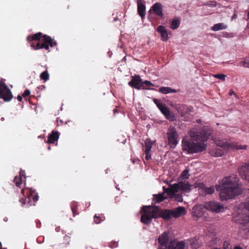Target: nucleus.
<instances>
[{
    "label": "nucleus",
    "instance_id": "nucleus-1",
    "mask_svg": "<svg viewBox=\"0 0 249 249\" xmlns=\"http://www.w3.org/2000/svg\"><path fill=\"white\" fill-rule=\"evenodd\" d=\"M238 181V178L235 175L223 178L221 184L222 188L219 193L220 199L222 201L231 198L241 193Z\"/></svg>",
    "mask_w": 249,
    "mask_h": 249
},
{
    "label": "nucleus",
    "instance_id": "nucleus-2",
    "mask_svg": "<svg viewBox=\"0 0 249 249\" xmlns=\"http://www.w3.org/2000/svg\"><path fill=\"white\" fill-rule=\"evenodd\" d=\"M182 150L186 151L189 154L202 152L206 148L207 145L202 142H194L187 139L182 141Z\"/></svg>",
    "mask_w": 249,
    "mask_h": 249
},
{
    "label": "nucleus",
    "instance_id": "nucleus-3",
    "mask_svg": "<svg viewBox=\"0 0 249 249\" xmlns=\"http://www.w3.org/2000/svg\"><path fill=\"white\" fill-rule=\"evenodd\" d=\"M143 213L142 215L141 221L146 225H149L152 218H158V210L156 206H143Z\"/></svg>",
    "mask_w": 249,
    "mask_h": 249
},
{
    "label": "nucleus",
    "instance_id": "nucleus-4",
    "mask_svg": "<svg viewBox=\"0 0 249 249\" xmlns=\"http://www.w3.org/2000/svg\"><path fill=\"white\" fill-rule=\"evenodd\" d=\"M43 39L35 44L32 43L31 44L32 48L35 50H37L41 49H45L46 50L50 51L49 46L53 47L56 45V42L51 36L44 35L42 36Z\"/></svg>",
    "mask_w": 249,
    "mask_h": 249
},
{
    "label": "nucleus",
    "instance_id": "nucleus-5",
    "mask_svg": "<svg viewBox=\"0 0 249 249\" xmlns=\"http://www.w3.org/2000/svg\"><path fill=\"white\" fill-rule=\"evenodd\" d=\"M215 143L216 145L223 147L224 149L230 150L232 149H246L247 148V145H238L234 142H230L226 139H217L215 141Z\"/></svg>",
    "mask_w": 249,
    "mask_h": 249
},
{
    "label": "nucleus",
    "instance_id": "nucleus-6",
    "mask_svg": "<svg viewBox=\"0 0 249 249\" xmlns=\"http://www.w3.org/2000/svg\"><path fill=\"white\" fill-rule=\"evenodd\" d=\"M203 207L206 209L213 212L219 213L224 211V208L222 205H220L219 202L215 201H209L204 203ZM202 208V205L196 206L193 208V210L201 209Z\"/></svg>",
    "mask_w": 249,
    "mask_h": 249
},
{
    "label": "nucleus",
    "instance_id": "nucleus-7",
    "mask_svg": "<svg viewBox=\"0 0 249 249\" xmlns=\"http://www.w3.org/2000/svg\"><path fill=\"white\" fill-rule=\"evenodd\" d=\"M190 136L193 141H200L204 142L206 141L210 133L207 132L205 129H192L190 131Z\"/></svg>",
    "mask_w": 249,
    "mask_h": 249
},
{
    "label": "nucleus",
    "instance_id": "nucleus-8",
    "mask_svg": "<svg viewBox=\"0 0 249 249\" xmlns=\"http://www.w3.org/2000/svg\"><path fill=\"white\" fill-rule=\"evenodd\" d=\"M238 172L243 179L249 182V163H244L239 167ZM244 207L249 211V200L244 203Z\"/></svg>",
    "mask_w": 249,
    "mask_h": 249
},
{
    "label": "nucleus",
    "instance_id": "nucleus-9",
    "mask_svg": "<svg viewBox=\"0 0 249 249\" xmlns=\"http://www.w3.org/2000/svg\"><path fill=\"white\" fill-rule=\"evenodd\" d=\"M13 94L10 89L2 81H0V98L5 102H9L13 98Z\"/></svg>",
    "mask_w": 249,
    "mask_h": 249
},
{
    "label": "nucleus",
    "instance_id": "nucleus-10",
    "mask_svg": "<svg viewBox=\"0 0 249 249\" xmlns=\"http://www.w3.org/2000/svg\"><path fill=\"white\" fill-rule=\"evenodd\" d=\"M168 137V142L170 146L174 148L178 144V133L174 127L169 128L167 132Z\"/></svg>",
    "mask_w": 249,
    "mask_h": 249
},
{
    "label": "nucleus",
    "instance_id": "nucleus-11",
    "mask_svg": "<svg viewBox=\"0 0 249 249\" xmlns=\"http://www.w3.org/2000/svg\"><path fill=\"white\" fill-rule=\"evenodd\" d=\"M29 194L28 195V197L26 198H22L19 199V201L22 203V205L28 202V205H35V203L38 200V196L35 192L31 190L29 191Z\"/></svg>",
    "mask_w": 249,
    "mask_h": 249
},
{
    "label": "nucleus",
    "instance_id": "nucleus-12",
    "mask_svg": "<svg viewBox=\"0 0 249 249\" xmlns=\"http://www.w3.org/2000/svg\"><path fill=\"white\" fill-rule=\"evenodd\" d=\"M236 223L246 226L249 223V213H239L234 217Z\"/></svg>",
    "mask_w": 249,
    "mask_h": 249
},
{
    "label": "nucleus",
    "instance_id": "nucleus-13",
    "mask_svg": "<svg viewBox=\"0 0 249 249\" xmlns=\"http://www.w3.org/2000/svg\"><path fill=\"white\" fill-rule=\"evenodd\" d=\"M173 187L176 190L175 191L178 192L179 190L185 192H189L190 190V185L188 182L184 181H181L178 183L173 184Z\"/></svg>",
    "mask_w": 249,
    "mask_h": 249
},
{
    "label": "nucleus",
    "instance_id": "nucleus-14",
    "mask_svg": "<svg viewBox=\"0 0 249 249\" xmlns=\"http://www.w3.org/2000/svg\"><path fill=\"white\" fill-rule=\"evenodd\" d=\"M174 107L182 117L190 112H192L193 109L191 107H188L185 105H175Z\"/></svg>",
    "mask_w": 249,
    "mask_h": 249
},
{
    "label": "nucleus",
    "instance_id": "nucleus-15",
    "mask_svg": "<svg viewBox=\"0 0 249 249\" xmlns=\"http://www.w3.org/2000/svg\"><path fill=\"white\" fill-rule=\"evenodd\" d=\"M128 85L138 89H140L142 87V80L139 75H136L132 77L130 81L129 82Z\"/></svg>",
    "mask_w": 249,
    "mask_h": 249
},
{
    "label": "nucleus",
    "instance_id": "nucleus-16",
    "mask_svg": "<svg viewBox=\"0 0 249 249\" xmlns=\"http://www.w3.org/2000/svg\"><path fill=\"white\" fill-rule=\"evenodd\" d=\"M160 245L158 249H166L168 246V234L166 232H164L158 238Z\"/></svg>",
    "mask_w": 249,
    "mask_h": 249
},
{
    "label": "nucleus",
    "instance_id": "nucleus-17",
    "mask_svg": "<svg viewBox=\"0 0 249 249\" xmlns=\"http://www.w3.org/2000/svg\"><path fill=\"white\" fill-rule=\"evenodd\" d=\"M157 208L158 210V217H162L165 220H169L171 218V216H172L171 210H164L161 211L160 207L157 206Z\"/></svg>",
    "mask_w": 249,
    "mask_h": 249
},
{
    "label": "nucleus",
    "instance_id": "nucleus-18",
    "mask_svg": "<svg viewBox=\"0 0 249 249\" xmlns=\"http://www.w3.org/2000/svg\"><path fill=\"white\" fill-rule=\"evenodd\" d=\"M151 10H153L156 15L159 17H161L163 16L162 5L160 3H155L149 10V13H150Z\"/></svg>",
    "mask_w": 249,
    "mask_h": 249
},
{
    "label": "nucleus",
    "instance_id": "nucleus-19",
    "mask_svg": "<svg viewBox=\"0 0 249 249\" xmlns=\"http://www.w3.org/2000/svg\"><path fill=\"white\" fill-rule=\"evenodd\" d=\"M59 138V133L58 131L53 130L49 134L47 142L48 143H54L55 142H57Z\"/></svg>",
    "mask_w": 249,
    "mask_h": 249
},
{
    "label": "nucleus",
    "instance_id": "nucleus-20",
    "mask_svg": "<svg viewBox=\"0 0 249 249\" xmlns=\"http://www.w3.org/2000/svg\"><path fill=\"white\" fill-rule=\"evenodd\" d=\"M143 0H138V12L140 16L143 18L145 15V6L143 3Z\"/></svg>",
    "mask_w": 249,
    "mask_h": 249
},
{
    "label": "nucleus",
    "instance_id": "nucleus-21",
    "mask_svg": "<svg viewBox=\"0 0 249 249\" xmlns=\"http://www.w3.org/2000/svg\"><path fill=\"white\" fill-rule=\"evenodd\" d=\"M161 113L164 115L165 117L170 121H174L176 120L175 115L174 113L171 112L169 109L166 107L162 109Z\"/></svg>",
    "mask_w": 249,
    "mask_h": 249
},
{
    "label": "nucleus",
    "instance_id": "nucleus-22",
    "mask_svg": "<svg viewBox=\"0 0 249 249\" xmlns=\"http://www.w3.org/2000/svg\"><path fill=\"white\" fill-rule=\"evenodd\" d=\"M221 148H214L211 149L209 151V154L213 157H221L224 154L225 151H227L224 149L223 147H220Z\"/></svg>",
    "mask_w": 249,
    "mask_h": 249
},
{
    "label": "nucleus",
    "instance_id": "nucleus-23",
    "mask_svg": "<svg viewBox=\"0 0 249 249\" xmlns=\"http://www.w3.org/2000/svg\"><path fill=\"white\" fill-rule=\"evenodd\" d=\"M172 216L177 218L185 213V209L183 207H178L176 209L171 210Z\"/></svg>",
    "mask_w": 249,
    "mask_h": 249
},
{
    "label": "nucleus",
    "instance_id": "nucleus-24",
    "mask_svg": "<svg viewBox=\"0 0 249 249\" xmlns=\"http://www.w3.org/2000/svg\"><path fill=\"white\" fill-rule=\"evenodd\" d=\"M157 32L160 34L162 41H166L168 40V34L163 26H159L157 28Z\"/></svg>",
    "mask_w": 249,
    "mask_h": 249
},
{
    "label": "nucleus",
    "instance_id": "nucleus-25",
    "mask_svg": "<svg viewBox=\"0 0 249 249\" xmlns=\"http://www.w3.org/2000/svg\"><path fill=\"white\" fill-rule=\"evenodd\" d=\"M43 36V35H42V33L38 32L33 35L28 36L27 37V40L30 42L34 40L40 41Z\"/></svg>",
    "mask_w": 249,
    "mask_h": 249
},
{
    "label": "nucleus",
    "instance_id": "nucleus-26",
    "mask_svg": "<svg viewBox=\"0 0 249 249\" xmlns=\"http://www.w3.org/2000/svg\"><path fill=\"white\" fill-rule=\"evenodd\" d=\"M227 25L223 23H219L214 24L212 27V30L213 31H217L227 28Z\"/></svg>",
    "mask_w": 249,
    "mask_h": 249
},
{
    "label": "nucleus",
    "instance_id": "nucleus-27",
    "mask_svg": "<svg viewBox=\"0 0 249 249\" xmlns=\"http://www.w3.org/2000/svg\"><path fill=\"white\" fill-rule=\"evenodd\" d=\"M159 91L163 94H167L169 93H176L177 90L169 87H162L159 89Z\"/></svg>",
    "mask_w": 249,
    "mask_h": 249
},
{
    "label": "nucleus",
    "instance_id": "nucleus-28",
    "mask_svg": "<svg viewBox=\"0 0 249 249\" xmlns=\"http://www.w3.org/2000/svg\"><path fill=\"white\" fill-rule=\"evenodd\" d=\"M23 178L21 177L16 176L14 179V182L17 187L21 188L23 184Z\"/></svg>",
    "mask_w": 249,
    "mask_h": 249
},
{
    "label": "nucleus",
    "instance_id": "nucleus-29",
    "mask_svg": "<svg viewBox=\"0 0 249 249\" xmlns=\"http://www.w3.org/2000/svg\"><path fill=\"white\" fill-rule=\"evenodd\" d=\"M78 208V204L77 202L76 201H73L71 203V209L72 211V212L73 213V216H75L76 215H77L79 214L78 212H77Z\"/></svg>",
    "mask_w": 249,
    "mask_h": 249
},
{
    "label": "nucleus",
    "instance_id": "nucleus-30",
    "mask_svg": "<svg viewBox=\"0 0 249 249\" xmlns=\"http://www.w3.org/2000/svg\"><path fill=\"white\" fill-rule=\"evenodd\" d=\"M154 200L157 202L159 203L160 202L162 201L165 197H164V193L161 194H160L158 195H154Z\"/></svg>",
    "mask_w": 249,
    "mask_h": 249
},
{
    "label": "nucleus",
    "instance_id": "nucleus-31",
    "mask_svg": "<svg viewBox=\"0 0 249 249\" xmlns=\"http://www.w3.org/2000/svg\"><path fill=\"white\" fill-rule=\"evenodd\" d=\"M144 144L145 147V151H146L147 152H150L152 146V142L149 139H147L145 141Z\"/></svg>",
    "mask_w": 249,
    "mask_h": 249
},
{
    "label": "nucleus",
    "instance_id": "nucleus-32",
    "mask_svg": "<svg viewBox=\"0 0 249 249\" xmlns=\"http://www.w3.org/2000/svg\"><path fill=\"white\" fill-rule=\"evenodd\" d=\"M168 185L171 187L170 189H168V193H167L168 196L170 197H174L176 193H177L176 191H175V189H174V187H173V184H168Z\"/></svg>",
    "mask_w": 249,
    "mask_h": 249
},
{
    "label": "nucleus",
    "instance_id": "nucleus-33",
    "mask_svg": "<svg viewBox=\"0 0 249 249\" xmlns=\"http://www.w3.org/2000/svg\"><path fill=\"white\" fill-rule=\"evenodd\" d=\"M40 78L44 81H47L49 79V74L47 71L42 72L40 75Z\"/></svg>",
    "mask_w": 249,
    "mask_h": 249
},
{
    "label": "nucleus",
    "instance_id": "nucleus-34",
    "mask_svg": "<svg viewBox=\"0 0 249 249\" xmlns=\"http://www.w3.org/2000/svg\"><path fill=\"white\" fill-rule=\"evenodd\" d=\"M179 24L180 22L179 20L174 19L172 21L171 23L170 28L173 30L176 29L179 27Z\"/></svg>",
    "mask_w": 249,
    "mask_h": 249
},
{
    "label": "nucleus",
    "instance_id": "nucleus-35",
    "mask_svg": "<svg viewBox=\"0 0 249 249\" xmlns=\"http://www.w3.org/2000/svg\"><path fill=\"white\" fill-rule=\"evenodd\" d=\"M153 101L161 112L162 110H163L162 109H164L166 107V106H164L163 105L161 104L157 99H153Z\"/></svg>",
    "mask_w": 249,
    "mask_h": 249
},
{
    "label": "nucleus",
    "instance_id": "nucleus-36",
    "mask_svg": "<svg viewBox=\"0 0 249 249\" xmlns=\"http://www.w3.org/2000/svg\"><path fill=\"white\" fill-rule=\"evenodd\" d=\"M190 175L189 174V170L185 169L181 174V177L183 179L188 178Z\"/></svg>",
    "mask_w": 249,
    "mask_h": 249
},
{
    "label": "nucleus",
    "instance_id": "nucleus-37",
    "mask_svg": "<svg viewBox=\"0 0 249 249\" xmlns=\"http://www.w3.org/2000/svg\"><path fill=\"white\" fill-rule=\"evenodd\" d=\"M204 191L207 194H212L214 192V188L213 187H210L209 188L205 187L203 189Z\"/></svg>",
    "mask_w": 249,
    "mask_h": 249
},
{
    "label": "nucleus",
    "instance_id": "nucleus-38",
    "mask_svg": "<svg viewBox=\"0 0 249 249\" xmlns=\"http://www.w3.org/2000/svg\"><path fill=\"white\" fill-rule=\"evenodd\" d=\"M213 76L215 78L219 79L222 81H225V77H226V75L224 74L220 73V74H213Z\"/></svg>",
    "mask_w": 249,
    "mask_h": 249
},
{
    "label": "nucleus",
    "instance_id": "nucleus-39",
    "mask_svg": "<svg viewBox=\"0 0 249 249\" xmlns=\"http://www.w3.org/2000/svg\"><path fill=\"white\" fill-rule=\"evenodd\" d=\"M174 197L177 201L182 202L183 201L182 196L181 194H176Z\"/></svg>",
    "mask_w": 249,
    "mask_h": 249
},
{
    "label": "nucleus",
    "instance_id": "nucleus-40",
    "mask_svg": "<svg viewBox=\"0 0 249 249\" xmlns=\"http://www.w3.org/2000/svg\"><path fill=\"white\" fill-rule=\"evenodd\" d=\"M63 239L65 244H69L71 240V238L69 236L65 235L64 236Z\"/></svg>",
    "mask_w": 249,
    "mask_h": 249
},
{
    "label": "nucleus",
    "instance_id": "nucleus-41",
    "mask_svg": "<svg viewBox=\"0 0 249 249\" xmlns=\"http://www.w3.org/2000/svg\"><path fill=\"white\" fill-rule=\"evenodd\" d=\"M30 90L28 89H26L24 93L22 94V96L24 98H25L27 96H28L30 94Z\"/></svg>",
    "mask_w": 249,
    "mask_h": 249
},
{
    "label": "nucleus",
    "instance_id": "nucleus-42",
    "mask_svg": "<svg viewBox=\"0 0 249 249\" xmlns=\"http://www.w3.org/2000/svg\"><path fill=\"white\" fill-rule=\"evenodd\" d=\"M18 177H21L22 178L24 179L26 178L25 172L23 170H21L19 172V176Z\"/></svg>",
    "mask_w": 249,
    "mask_h": 249
},
{
    "label": "nucleus",
    "instance_id": "nucleus-43",
    "mask_svg": "<svg viewBox=\"0 0 249 249\" xmlns=\"http://www.w3.org/2000/svg\"><path fill=\"white\" fill-rule=\"evenodd\" d=\"M211 2V3H210L209 2H207L206 3H204V5H207V6H211V7L215 6V5H216V2H215V1H212Z\"/></svg>",
    "mask_w": 249,
    "mask_h": 249
},
{
    "label": "nucleus",
    "instance_id": "nucleus-44",
    "mask_svg": "<svg viewBox=\"0 0 249 249\" xmlns=\"http://www.w3.org/2000/svg\"><path fill=\"white\" fill-rule=\"evenodd\" d=\"M142 85L143 84H145L147 86H154V85L151 82L147 81V80H145L143 82H142Z\"/></svg>",
    "mask_w": 249,
    "mask_h": 249
},
{
    "label": "nucleus",
    "instance_id": "nucleus-45",
    "mask_svg": "<svg viewBox=\"0 0 249 249\" xmlns=\"http://www.w3.org/2000/svg\"><path fill=\"white\" fill-rule=\"evenodd\" d=\"M149 153L150 152H147L146 151H145V154L146 155L145 159H146V160H148L151 158L150 156L149 155Z\"/></svg>",
    "mask_w": 249,
    "mask_h": 249
},
{
    "label": "nucleus",
    "instance_id": "nucleus-46",
    "mask_svg": "<svg viewBox=\"0 0 249 249\" xmlns=\"http://www.w3.org/2000/svg\"><path fill=\"white\" fill-rule=\"evenodd\" d=\"M243 65H244V66L245 67H247L248 68H249V61H248V62L245 61L244 62Z\"/></svg>",
    "mask_w": 249,
    "mask_h": 249
},
{
    "label": "nucleus",
    "instance_id": "nucleus-47",
    "mask_svg": "<svg viewBox=\"0 0 249 249\" xmlns=\"http://www.w3.org/2000/svg\"><path fill=\"white\" fill-rule=\"evenodd\" d=\"M229 94L231 96L232 95H234L235 96V97L236 98L237 97V96L236 95V94L234 93V92L232 89L230 90Z\"/></svg>",
    "mask_w": 249,
    "mask_h": 249
},
{
    "label": "nucleus",
    "instance_id": "nucleus-48",
    "mask_svg": "<svg viewBox=\"0 0 249 249\" xmlns=\"http://www.w3.org/2000/svg\"><path fill=\"white\" fill-rule=\"evenodd\" d=\"M170 189V188H166L164 186L163 187V190L164 191L163 193H164L165 192H166V193H168V190H167L168 189Z\"/></svg>",
    "mask_w": 249,
    "mask_h": 249
},
{
    "label": "nucleus",
    "instance_id": "nucleus-49",
    "mask_svg": "<svg viewBox=\"0 0 249 249\" xmlns=\"http://www.w3.org/2000/svg\"><path fill=\"white\" fill-rule=\"evenodd\" d=\"M17 99L19 102H21L22 100V96L20 95H18L17 97Z\"/></svg>",
    "mask_w": 249,
    "mask_h": 249
},
{
    "label": "nucleus",
    "instance_id": "nucleus-50",
    "mask_svg": "<svg viewBox=\"0 0 249 249\" xmlns=\"http://www.w3.org/2000/svg\"><path fill=\"white\" fill-rule=\"evenodd\" d=\"M237 18V14L236 13H234L233 15L231 17V20H233L234 19H236Z\"/></svg>",
    "mask_w": 249,
    "mask_h": 249
},
{
    "label": "nucleus",
    "instance_id": "nucleus-51",
    "mask_svg": "<svg viewBox=\"0 0 249 249\" xmlns=\"http://www.w3.org/2000/svg\"><path fill=\"white\" fill-rule=\"evenodd\" d=\"M191 244L193 248H196V243L194 241L192 242Z\"/></svg>",
    "mask_w": 249,
    "mask_h": 249
},
{
    "label": "nucleus",
    "instance_id": "nucleus-52",
    "mask_svg": "<svg viewBox=\"0 0 249 249\" xmlns=\"http://www.w3.org/2000/svg\"><path fill=\"white\" fill-rule=\"evenodd\" d=\"M234 249H243L241 247H239V246H235L234 248Z\"/></svg>",
    "mask_w": 249,
    "mask_h": 249
},
{
    "label": "nucleus",
    "instance_id": "nucleus-53",
    "mask_svg": "<svg viewBox=\"0 0 249 249\" xmlns=\"http://www.w3.org/2000/svg\"><path fill=\"white\" fill-rule=\"evenodd\" d=\"M94 222H95L96 223L99 224L100 223V220L97 221V220H94Z\"/></svg>",
    "mask_w": 249,
    "mask_h": 249
},
{
    "label": "nucleus",
    "instance_id": "nucleus-54",
    "mask_svg": "<svg viewBox=\"0 0 249 249\" xmlns=\"http://www.w3.org/2000/svg\"><path fill=\"white\" fill-rule=\"evenodd\" d=\"M24 191H25V190L23 189H22V190H21V193H22L23 194H24Z\"/></svg>",
    "mask_w": 249,
    "mask_h": 249
},
{
    "label": "nucleus",
    "instance_id": "nucleus-55",
    "mask_svg": "<svg viewBox=\"0 0 249 249\" xmlns=\"http://www.w3.org/2000/svg\"><path fill=\"white\" fill-rule=\"evenodd\" d=\"M142 89H147V88H142Z\"/></svg>",
    "mask_w": 249,
    "mask_h": 249
},
{
    "label": "nucleus",
    "instance_id": "nucleus-56",
    "mask_svg": "<svg viewBox=\"0 0 249 249\" xmlns=\"http://www.w3.org/2000/svg\"><path fill=\"white\" fill-rule=\"evenodd\" d=\"M2 248V245H1V243L0 242V249H1Z\"/></svg>",
    "mask_w": 249,
    "mask_h": 249
},
{
    "label": "nucleus",
    "instance_id": "nucleus-57",
    "mask_svg": "<svg viewBox=\"0 0 249 249\" xmlns=\"http://www.w3.org/2000/svg\"><path fill=\"white\" fill-rule=\"evenodd\" d=\"M94 218H97V219H98V218H99V217H97V216H96V215H94Z\"/></svg>",
    "mask_w": 249,
    "mask_h": 249
},
{
    "label": "nucleus",
    "instance_id": "nucleus-58",
    "mask_svg": "<svg viewBox=\"0 0 249 249\" xmlns=\"http://www.w3.org/2000/svg\"><path fill=\"white\" fill-rule=\"evenodd\" d=\"M248 18H249V12L248 13Z\"/></svg>",
    "mask_w": 249,
    "mask_h": 249
},
{
    "label": "nucleus",
    "instance_id": "nucleus-59",
    "mask_svg": "<svg viewBox=\"0 0 249 249\" xmlns=\"http://www.w3.org/2000/svg\"><path fill=\"white\" fill-rule=\"evenodd\" d=\"M200 121H200V120H197V123H199Z\"/></svg>",
    "mask_w": 249,
    "mask_h": 249
},
{
    "label": "nucleus",
    "instance_id": "nucleus-60",
    "mask_svg": "<svg viewBox=\"0 0 249 249\" xmlns=\"http://www.w3.org/2000/svg\"><path fill=\"white\" fill-rule=\"evenodd\" d=\"M114 112L115 113L117 112V110H116V109H114Z\"/></svg>",
    "mask_w": 249,
    "mask_h": 249
},
{
    "label": "nucleus",
    "instance_id": "nucleus-61",
    "mask_svg": "<svg viewBox=\"0 0 249 249\" xmlns=\"http://www.w3.org/2000/svg\"><path fill=\"white\" fill-rule=\"evenodd\" d=\"M48 149H49V150H50V149H51V147H50V146H49V147H48Z\"/></svg>",
    "mask_w": 249,
    "mask_h": 249
}]
</instances>
